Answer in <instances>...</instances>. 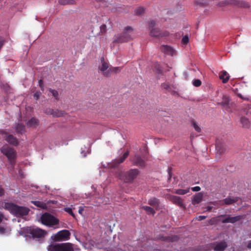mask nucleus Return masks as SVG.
Listing matches in <instances>:
<instances>
[{"label":"nucleus","mask_w":251,"mask_h":251,"mask_svg":"<svg viewBox=\"0 0 251 251\" xmlns=\"http://www.w3.org/2000/svg\"><path fill=\"white\" fill-rule=\"evenodd\" d=\"M25 231L33 239L43 238L47 234V232L46 230L36 226L27 227L25 228Z\"/></svg>","instance_id":"20e7f679"},{"label":"nucleus","mask_w":251,"mask_h":251,"mask_svg":"<svg viewBox=\"0 0 251 251\" xmlns=\"http://www.w3.org/2000/svg\"><path fill=\"white\" fill-rule=\"evenodd\" d=\"M226 216H224V217H225V218L222 219L221 220V222L223 224L225 223H232L234 224L237 222H239L240 220L243 219L244 218V217L243 215H239L234 217H230L229 215H225Z\"/></svg>","instance_id":"9b49d317"},{"label":"nucleus","mask_w":251,"mask_h":251,"mask_svg":"<svg viewBox=\"0 0 251 251\" xmlns=\"http://www.w3.org/2000/svg\"><path fill=\"white\" fill-rule=\"evenodd\" d=\"M3 218H4L3 214L0 212V223H1Z\"/></svg>","instance_id":"6e6d98bb"},{"label":"nucleus","mask_w":251,"mask_h":251,"mask_svg":"<svg viewBox=\"0 0 251 251\" xmlns=\"http://www.w3.org/2000/svg\"><path fill=\"white\" fill-rule=\"evenodd\" d=\"M101 64L99 66L98 69L101 71L102 75L106 77L110 76V70L109 64L104 60L103 57L100 58Z\"/></svg>","instance_id":"0eeeda50"},{"label":"nucleus","mask_w":251,"mask_h":251,"mask_svg":"<svg viewBox=\"0 0 251 251\" xmlns=\"http://www.w3.org/2000/svg\"><path fill=\"white\" fill-rule=\"evenodd\" d=\"M3 194H4L3 190L2 189V188H1L0 187V196H2L3 195Z\"/></svg>","instance_id":"4d7b16f0"},{"label":"nucleus","mask_w":251,"mask_h":251,"mask_svg":"<svg viewBox=\"0 0 251 251\" xmlns=\"http://www.w3.org/2000/svg\"><path fill=\"white\" fill-rule=\"evenodd\" d=\"M109 70H110V75H111L112 72H114L115 73H118L121 71V69L119 67H110Z\"/></svg>","instance_id":"58836bf2"},{"label":"nucleus","mask_w":251,"mask_h":251,"mask_svg":"<svg viewBox=\"0 0 251 251\" xmlns=\"http://www.w3.org/2000/svg\"><path fill=\"white\" fill-rule=\"evenodd\" d=\"M144 8L142 7H139L135 10V13L136 15L139 16L144 12Z\"/></svg>","instance_id":"4c0bfd02"},{"label":"nucleus","mask_w":251,"mask_h":251,"mask_svg":"<svg viewBox=\"0 0 251 251\" xmlns=\"http://www.w3.org/2000/svg\"><path fill=\"white\" fill-rule=\"evenodd\" d=\"M159 239L163 241L167 242H173L177 241L179 237L177 235H171V236H161Z\"/></svg>","instance_id":"f3484780"},{"label":"nucleus","mask_w":251,"mask_h":251,"mask_svg":"<svg viewBox=\"0 0 251 251\" xmlns=\"http://www.w3.org/2000/svg\"><path fill=\"white\" fill-rule=\"evenodd\" d=\"M139 174L137 169H130L126 172H120L118 175V178L126 183H132Z\"/></svg>","instance_id":"7ed1b4c3"},{"label":"nucleus","mask_w":251,"mask_h":251,"mask_svg":"<svg viewBox=\"0 0 251 251\" xmlns=\"http://www.w3.org/2000/svg\"><path fill=\"white\" fill-rule=\"evenodd\" d=\"M193 84L195 87H199L201 84V82L200 79H194L193 81Z\"/></svg>","instance_id":"ea45409f"},{"label":"nucleus","mask_w":251,"mask_h":251,"mask_svg":"<svg viewBox=\"0 0 251 251\" xmlns=\"http://www.w3.org/2000/svg\"><path fill=\"white\" fill-rule=\"evenodd\" d=\"M53 112V109H51V108H47L45 111V112L46 114H47L48 115H52V116Z\"/></svg>","instance_id":"09e8293b"},{"label":"nucleus","mask_w":251,"mask_h":251,"mask_svg":"<svg viewBox=\"0 0 251 251\" xmlns=\"http://www.w3.org/2000/svg\"><path fill=\"white\" fill-rule=\"evenodd\" d=\"M205 218H206V216H199V217H197V219L200 221L203 220Z\"/></svg>","instance_id":"864d4df0"},{"label":"nucleus","mask_w":251,"mask_h":251,"mask_svg":"<svg viewBox=\"0 0 251 251\" xmlns=\"http://www.w3.org/2000/svg\"><path fill=\"white\" fill-rule=\"evenodd\" d=\"M247 248L251 249V240L249 241L247 245Z\"/></svg>","instance_id":"bf43d9fd"},{"label":"nucleus","mask_w":251,"mask_h":251,"mask_svg":"<svg viewBox=\"0 0 251 251\" xmlns=\"http://www.w3.org/2000/svg\"><path fill=\"white\" fill-rule=\"evenodd\" d=\"M41 220L43 224L50 226H53L59 224V220L48 213L43 214L41 217Z\"/></svg>","instance_id":"39448f33"},{"label":"nucleus","mask_w":251,"mask_h":251,"mask_svg":"<svg viewBox=\"0 0 251 251\" xmlns=\"http://www.w3.org/2000/svg\"><path fill=\"white\" fill-rule=\"evenodd\" d=\"M25 130V126L22 124H18L16 126V130L17 132L23 133Z\"/></svg>","instance_id":"473e14b6"},{"label":"nucleus","mask_w":251,"mask_h":251,"mask_svg":"<svg viewBox=\"0 0 251 251\" xmlns=\"http://www.w3.org/2000/svg\"><path fill=\"white\" fill-rule=\"evenodd\" d=\"M31 203L34 205L42 209H45L47 208V205L43 201H31Z\"/></svg>","instance_id":"cd10ccee"},{"label":"nucleus","mask_w":251,"mask_h":251,"mask_svg":"<svg viewBox=\"0 0 251 251\" xmlns=\"http://www.w3.org/2000/svg\"><path fill=\"white\" fill-rule=\"evenodd\" d=\"M142 208L147 212L148 214L154 215L155 213V210L151 207L148 206H144L142 207Z\"/></svg>","instance_id":"7c9ffc66"},{"label":"nucleus","mask_w":251,"mask_h":251,"mask_svg":"<svg viewBox=\"0 0 251 251\" xmlns=\"http://www.w3.org/2000/svg\"><path fill=\"white\" fill-rule=\"evenodd\" d=\"M216 150H217V151L218 152H219L220 153H223L224 152V150H221L220 149H219L218 146L216 145Z\"/></svg>","instance_id":"5fc2aeb1"},{"label":"nucleus","mask_w":251,"mask_h":251,"mask_svg":"<svg viewBox=\"0 0 251 251\" xmlns=\"http://www.w3.org/2000/svg\"><path fill=\"white\" fill-rule=\"evenodd\" d=\"M3 134H5V136L4 137L5 140L9 144L14 146H17L19 145V142L16 137L11 134H8L5 132H3Z\"/></svg>","instance_id":"ddd939ff"},{"label":"nucleus","mask_w":251,"mask_h":251,"mask_svg":"<svg viewBox=\"0 0 251 251\" xmlns=\"http://www.w3.org/2000/svg\"><path fill=\"white\" fill-rule=\"evenodd\" d=\"M61 243L52 244L48 247V251H61Z\"/></svg>","instance_id":"aec40b11"},{"label":"nucleus","mask_w":251,"mask_h":251,"mask_svg":"<svg viewBox=\"0 0 251 251\" xmlns=\"http://www.w3.org/2000/svg\"><path fill=\"white\" fill-rule=\"evenodd\" d=\"M64 211L69 214H70L71 216H72L73 217H75V215L74 213H73L72 208L70 207H65L64 208Z\"/></svg>","instance_id":"79ce46f5"},{"label":"nucleus","mask_w":251,"mask_h":251,"mask_svg":"<svg viewBox=\"0 0 251 251\" xmlns=\"http://www.w3.org/2000/svg\"><path fill=\"white\" fill-rule=\"evenodd\" d=\"M129 151H127L126 152H125L123 156L120 157L119 158H117L114 160L112 162L111 165V167L112 168H115L118 166L119 165L123 163L125 160V159L127 157V156L129 155Z\"/></svg>","instance_id":"4468645a"},{"label":"nucleus","mask_w":251,"mask_h":251,"mask_svg":"<svg viewBox=\"0 0 251 251\" xmlns=\"http://www.w3.org/2000/svg\"><path fill=\"white\" fill-rule=\"evenodd\" d=\"M172 199L174 203H177L179 206L182 205V201L180 197L177 196H173Z\"/></svg>","instance_id":"72a5a7b5"},{"label":"nucleus","mask_w":251,"mask_h":251,"mask_svg":"<svg viewBox=\"0 0 251 251\" xmlns=\"http://www.w3.org/2000/svg\"><path fill=\"white\" fill-rule=\"evenodd\" d=\"M97 1H100V2H101V1H103L104 0H96Z\"/></svg>","instance_id":"680f3d73"},{"label":"nucleus","mask_w":251,"mask_h":251,"mask_svg":"<svg viewBox=\"0 0 251 251\" xmlns=\"http://www.w3.org/2000/svg\"><path fill=\"white\" fill-rule=\"evenodd\" d=\"M133 163L137 166L143 167L145 166V162L140 155H135L132 160Z\"/></svg>","instance_id":"dca6fc26"},{"label":"nucleus","mask_w":251,"mask_h":251,"mask_svg":"<svg viewBox=\"0 0 251 251\" xmlns=\"http://www.w3.org/2000/svg\"><path fill=\"white\" fill-rule=\"evenodd\" d=\"M212 209V207L208 206L207 208V210L210 211Z\"/></svg>","instance_id":"052dcab7"},{"label":"nucleus","mask_w":251,"mask_h":251,"mask_svg":"<svg viewBox=\"0 0 251 251\" xmlns=\"http://www.w3.org/2000/svg\"><path fill=\"white\" fill-rule=\"evenodd\" d=\"M192 124L194 126V128L197 132H200L201 131V128L197 125L196 123H195V122H193Z\"/></svg>","instance_id":"a18cd8bd"},{"label":"nucleus","mask_w":251,"mask_h":251,"mask_svg":"<svg viewBox=\"0 0 251 251\" xmlns=\"http://www.w3.org/2000/svg\"><path fill=\"white\" fill-rule=\"evenodd\" d=\"M49 91L52 94V95L55 98L56 100H59L58 93L56 90L50 88Z\"/></svg>","instance_id":"e433bc0d"},{"label":"nucleus","mask_w":251,"mask_h":251,"mask_svg":"<svg viewBox=\"0 0 251 251\" xmlns=\"http://www.w3.org/2000/svg\"><path fill=\"white\" fill-rule=\"evenodd\" d=\"M131 28L129 26H127L125 28L126 31L120 35L119 36L116 37L113 40L114 43H120L126 42L129 41L131 38L130 35L127 33V31L131 30Z\"/></svg>","instance_id":"423d86ee"},{"label":"nucleus","mask_w":251,"mask_h":251,"mask_svg":"<svg viewBox=\"0 0 251 251\" xmlns=\"http://www.w3.org/2000/svg\"><path fill=\"white\" fill-rule=\"evenodd\" d=\"M233 0H224L218 3L217 5L220 7H225L227 5H233Z\"/></svg>","instance_id":"393cba45"},{"label":"nucleus","mask_w":251,"mask_h":251,"mask_svg":"<svg viewBox=\"0 0 251 251\" xmlns=\"http://www.w3.org/2000/svg\"><path fill=\"white\" fill-rule=\"evenodd\" d=\"M39 86L41 89V90L43 91L44 90V82H43V81L42 79H40L39 80Z\"/></svg>","instance_id":"de8ad7c7"},{"label":"nucleus","mask_w":251,"mask_h":251,"mask_svg":"<svg viewBox=\"0 0 251 251\" xmlns=\"http://www.w3.org/2000/svg\"><path fill=\"white\" fill-rule=\"evenodd\" d=\"M220 78L222 80V81L224 83H226L229 78V75L225 71H223L220 73Z\"/></svg>","instance_id":"412c9836"},{"label":"nucleus","mask_w":251,"mask_h":251,"mask_svg":"<svg viewBox=\"0 0 251 251\" xmlns=\"http://www.w3.org/2000/svg\"><path fill=\"white\" fill-rule=\"evenodd\" d=\"M238 201V197H227L222 201H220V205H223L224 204L230 205L235 202H236Z\"/></svg>","instance_id":"2eb2a0df"},{"label":"nucleus","mask_w":251,"mask_h":251,"mask_svg":"<svg viewBox=\"0 0 251 251\" xmlns=\"http://www.w3.org/2000/svg\"><path fill=\"white\" fill-rule=\"evenodd\" d=\"M83 210H84V209L83 208L80 207L78 210L79 213L82 214V212H83Z\"/></svg>","instance_id":"13d9d810"},{"label":"nucleus","mask_w":251,"mask_h":251,"mask_svg":"<svg viewBox=\"0 0 251 251\" xmlns=\"http://www.w3.org/2000/svg\"><path fill=\"white\" fill-rule=\"evenodd\" d=\"M191 189L194 192H198L201 190V188L199 186H195L191 188Z\"/></svg>","instance_id":"603ef678"},{"label":"nucleus","mask_w":251,"mask_h":251,"mask_svg":"<svg viewBox=\"0 0 251 251\" xmlns=\"http://www.w3.org/2000/svg\"><path fill=\"white\" fill-rule=\"evenodd\" d=\"M237 95L239 98L244 100H249V98H248L247 97H243L241 94L238 93L237 94Z\"/></svg>","instance_id":"3c124183"},{"label":"nucleus","mask_w":251,"mask_h":251,"mask_svg":"<svg viewBox=\"0 0 251 251\" xmlns=\"http://www.w3.org/2000/svg\"><path fill=\"white\" fill-rule=\"evenodd\" d=\"M224 216H226V215H221L217 217L212 218L209 220L208 224L210 225H216L218 223L219 221H220L219 219L221 218H223Z\"/></svg>","instance_id":"bb28decb"},{"label":"nucleus","mask_w":251,"mask_h":251,"mask_svg":"<svg viewBox=\"0 0 251 251\" xmlns=\"http://www.w3.org/2000/svg\"><path fill=\"white\" fill-rule=\"evenodd\" d=\"M155 25V22L154 21H151L149 23V27L151 28L150 35L153 37H160L167 35V34L162 33L160 29L157 28H153Z\"/></svg>","instance_id":"9d476101"},{"label":"nucleus","mask_w":251,"mask_h":251,"mask_svg":"<svg viewBox=\"0 0 251 251\" xmlns=\"http://www.w3.org/2000/svg\"><path fill=\"white\" fill-rule=\"evenodd\" d=\"M233 5L243 8L249 7V3L244 0H233Z\"/></svg>","instance_id":"6ab92c4d"},{"label":"nucleus","mask_w":251,"mask_h":251,"mask_svg":"<svg viewBox=\"0 0 251 251\" xmlns=\"http://www.w3.org/2000/svg\"><path fill=\"white\" fill-rule=\"evenodd\" d=\"M203 196L201 193H197L193 198V203H199L202 200Z\"/></svg>","instance_id":"c85d7f7f"},{"label":"nucleus","mask_w":251,"mask_h":251,"mask_svg":"<svg viewBox=\"0 0 251 251\" xmlns=\"http://www.w3.org/2000/svg\"><path fill=\"white\" fill-rule=\"evenodd\" d=\"M189 37L187 35H185L182 39V43L184 45H186L189 42Z\"/></svg>","instance_id":"37998d69"},{"label":"nucleus","mask_w":251,"mask_h":251,"mask_svg":"<svg viewBox=\"0 0 251 251\" xmlns=\"http://www.w3.org/2000/svg\"><path fill=\"white\" fill-rule=\"evenodd\" d=\"M7 232L6 228L4 227L0 226V234H4Z\"/></svg>","instance_id":"8fccbe9b"},{"label":"nucleus","mask_w":251,"mask_h":251,"mask_svg":"<svg viewBox=\"0 0 251 251\" xmlns=\"http://www.w3.org/2000/svg\"><path fill=\"white\" fill-rule=\"evenodd\" d=\"M4 208L17 217H23L28 215L29 209L25 206H19L11 202H6Z\"/></svg>","instance_id":"f257e3e1"},{"label":"nucleus","mask_w":251,"mask_h":251,"mask_svg":"<svg viewBox=\"0 0 251 251\" xmlns=\"http://www.w3.org/2000/svg\"><path fill=\"white\" fill-rule=\"evenodd\" d=\"M154 69L156 73L158 74H162L163 71L160 64L157 63L154 66Z\"/></svg>","instance_id":"c9c22d12"},{"label":"nucleus","mask_w":251,"mask_h":251,"mask_svg":"<svg viewBox=\"0 0 251 251\" xmlns=\"http://www.w3.org/2000/svg\"><path fill=\"white\" fill-rule=\"evenodd\" d=\"M41 95V93L40 91H37L33 95L34 98L37 100H38Z\"/></svg>","instance_id":"49530a36"},{"label":"nucleus","mask_w":251,"mask_h":251,"mask_svg":"<svg viewBox=\"0 0 251 251\" xmlns=\"http://www.w3.org/2000/svg\"><path fill=\"white\" fill-rule=\"evenodd\" d=\"M160 50L165 54L173 55L174 50L172 48L167 45L161 46L160 48Z\"/></svg>","instance_id":"a211bd4d"},{"label":"nucleus","mask_w":251,"mask_h":251,"mask_svg":"<svg viewBox=\"0 0 251 251\" xmlns=\"http://www.w3.org/2000/svg\"><path fill=\"white\" fill-rule=\"evenodd\" d=\"M58 2L61 5L74 4L75 3V0H58Z\"/></svg>","instance_id":"2f4dec72"},{"label":"nucleus","mask_w":251,"mask_h":251,"mask_svg":"<svg viewBox=\"0 0 251 251\" xmlns=\"http://www.w3.org/2000/svg\"><path fill=\"white\" fill-rule=\"evenodd\" d=\"M249 113H250V115H251V112L249 111V112H248L247 113V114H249Z\"/></svg>","instance_id":"e2e57ef3"},{"label":"nucleus","mask_w":251,"mask_h":251,"mask_svg":"<svg viewBox=\"0 0 251 251\" xmlns=\"http://www.w3.org/2000/svg\"><path fill=\"white\" fill-rule=\"evenodd\" d=\"M66 115V113L64 110H60L58 109H53L52 114L53 117H64Z\"/></svg>","instance_id":"4be33fe9"},{"label":"nucleus","mask_w":251,"mask_h":251,"mask_svg":"<svg viewBox=\"0 0 251 251\" xmlns=\"http://www.w3.org/2000/svg\"><path fill=\"white\" fill-rule=\"evenodd\" d=\"M210 247L214 251H224L227 247L226 242L225 241L215 242L211 243Z\"/></svg>","instance_id":"1a4fd4ad"},{"label":"nucleus","mask_w":251,"mask_h":251,"mask_svg":"<svg viewBox=\"0 0 251 251\" xmlns=\"http://www.w3.org/2000/svg\"><path fill=\"white\" fill-rule=\"evenodd\" d=\"M100 32L102 34H104L106 32V26L103 24L100 27Z\"/></svg>","instance_id":"c03bdc74"},{"label":"nucleus","mask_w":251,"mask_h":251,"mask_svg":"<svg viewBox=\"0 0 251 251\" xmlns=\"http://www.w3.org/2000/svg\"><path fill=\"white\" fill-rule=\"evenodd\" d=\"M61 251H80L79 249L71 243H61Z\"/></svg>","instance_id":"f8f14e48"},{"label":"nucleus","mask_w":251,"mask_h":251,"mask_svg":"<svg viewBox=\"0 0 251 251\" xmlns=\"http://www.w3.org/2000/svg\"><path fill=\"white\" fill-rule=\"evenodd\" d=\"M0 151L1 153L6 156L9 164L14 167L17 158V152L15 150L6 145L1 147Z\"/></svg>","instance_id":"f03ea898"},{"label":"nucleus","mask_w":251,"mask_h":251,"mask_svg":"<svg viewBox=\"0 0 251 251\" xmlns=\"http://www.w3.org/2000/svg\"><path fill=\"white\" fill-rule=\"evenodd\" d=\"M230 101L229 97L226 95H224L222 98V102L218 103L219 104H221L224 107L227 106Z\"/></svg>","instance_id":"5701e85b"},{"label":"nucleus","mask_w":251,"mask_h":251,"mask_svg":"<svg viewBox=\"0 0 251 251\" xmlns=\"http://www.w3.org/2000/svg\"><path fill=\"white\" fill-rule=\"evenodd\" d=\"M70 232L69 230H62L58 232L51 238L54 241H61L68 240L70 238Z\"/></svg>","instance_id":"6e6552de"},{"label":"nucleus","mask_w":251,"mask_h":251,"mask_svg":"<svg viewBox=\"0 0 251 251\" xmlns=\"http://www.w3.org/2000/svg\"><path fill=\"white\" fill-rule=\"evenodd\" d=\"M162 88L169 91L171 89L170 85L168 83H163L161 85Z\"/></svg>","instance_id":"a19ab883"},{"label":"nucleus","mask_w":251,"mask_h":251,"mask_svg":"<svg viewBox=\"0 0 251 251\" xmlns=\"http://www.w3.org/2000/svg\"><path fill=\"white\" fill-rule=\"evenodd\" d=\"M159 203V200L156 198L150 199L148 201V204L154 207H158Z\"/></svg>","instance_id":"a878e982"},{"label":"nucleus","mask_w":251,"mask_h":251,"mask_svg":"<svg viewBox=\"0 0 251 251\" xmlns=\"http://www.w3.org/2000/svg\"><path fill=\"white\" fill-rule=\"evenodd\" d=\"M240 123L242 124V126L245 128H249L251 125V123L248 119L245 117H242L240 119Z\"/></svg>","instance_id":"b1692460"},{"label":"nucleus","mask_w":251,"mask_h":251,"mask_svg":"<svg viewBox=\"0 0 251 251\" xmlns=\"http://www.w3.org/2000/svg\"><path fill=\"white\" fill-rule=\"evenodd\" d=\"M38 120L35 118H32L27 123V125L29 126H36L38 125Z\"/></svg>","instance_id":"c756f323"},{"label":"nucleus","mask_w":251,"mask_h":251,"mask_svg":"<svg viewBox=\"0 0 251 251\" xmlns=\"http://www.w3.org/2000/svg\"><path fill=\"white\" fill-rule=\"evenodd\" d=\"M189 192V189H176V190L175 193L178 195H184Z\"/></svg>","instance_id":"f704fd0d"}]
</instances>
